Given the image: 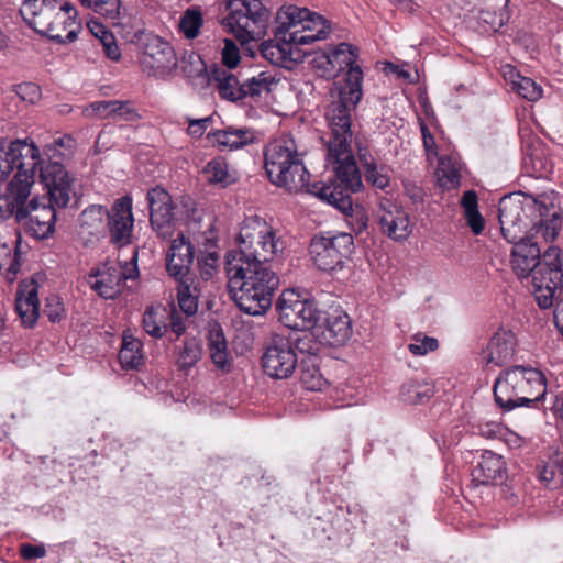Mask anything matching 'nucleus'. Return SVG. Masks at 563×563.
Returning <instances> with one entry per match:
<instances>
[{
	"mask_svg": "<svg viewBox=\"0 0 563 563\" xmlns=\"http://www.w3.org/2000/svg\"><path fill=\"white\" fill-rule=\"evenodd\" d=\"M332 130L327 141V159L333 165L335 177L329 184L309 183L310 174L303 165L295 141L280 137L269 142L264 150V166L269 181L289 192L305 190L334 207L343 214L353 212L352 194L363 187L360 168L352 154L351 143L346 150L331 153Z\"/></svg>",
	"mask_w": 563,
	"mask_h": 563,
	"instance_id": "obj_1",
	"label": "nucleus"
},
{
	"mask_svg": "<svg viewBox=\"0 0 563 563\" xmlns=\"http://www.w3.org/2000/svg\"><path fill=\"white\" fill-rule=\"evenodd\" d=\"M332 62V74L336 76L346 69L344 85L338 98L327 109L325 120L332 130L331 153L346 150L347 141L353 140L352 115L363 97V71L357 65L358 48L349 43H340L329 51Z\"/></svg>",
	"mask_w": 563,
	"mask_h": 563,
	"instance_id": "obj_2",
	"label": "nucleus"
},
{
	"mask_svg": "<svg viewBox=\"0 0 563 563\" xmlns=\"http://www.w3.org/2000/svg\"><path fill=\"white\" fill-rule=\"evenodd\" d=\"M228 288L239 309L250 316H262L271 307L279 277L271 263H250L225 257Z\"/></svg>",
	"mask_w": 563,
	"mask_h": 563,
	"instance_id": "obj_3",
	"label": "nucleus"
},
{
	"mask_svg": "<svg viewBox=\"0 0 563 563\" xmlns=\"http://www.w3.org/2000/svg\"><path fill=\"white\" fill-rule=\"evenodd\" d=\"M547 197L534 198L521 194H509L499 200L498 219L504 239L514 242L526 232L528 224L525 221L527 212L538 220L532 229L540 233L545 241H554L562 228L563 219L552 203L545 202Z\"/></svg>",
	"mask_w": 563,
	"mask_h": 563,
	"instance_id": "obj_4",
	"label": "nucleus"
},
{
	"mask_svg": "<svg viewBox=\"0 0 563 563\" xmlns=\"http://www.w3.org/2000/svg\"><path fill=\"white\" fill-rule=\"evenodd\" d=\"M493 393L496 405L504 412L519 407L537 408L547 395L545 376L531 366H509L499 373Z\"/></svg>",
	"mask_w": 563,
	"mask_h": 563,
	"instance_id": "obj_5",
	"label": "nucleus"
},
{
	"mask_svg": "<svg viewBox=\"0 0 563 563\" xmlns=\"http://www.w3.org/2000/svg\"><path fill=\"white\" fill-rule=\"evenodd\" d=\"M275 40L283 44L306 45L325 38L327 20L307 8L284 7L276 15Z\"/></svg>",
	"mask_w": 563,
	"mask_h": 563,
	"instance_id": "obj_6",
	"label": "nucleus"
},
{
	"mask_svg": "<svg viewBox=\"0 0 563 563\" xmlns=\"http://www.w3.org/2000/svg\"><path fill=\"white\" fill-rule=\"evenodd\" d=\"M228 15L222 25L241 44L260 41L267 34L271 11L261 0H225Z\"/></svg>",
	"mask_w": 563,
	"mask_h": 563,
	"instance_id": "obj_7",
	"label": "nucleus"
},
{
	"mask_svg": "<svg viewBox=\"0 0 563 563\" xmlns=\"http://www.w3.org/2000/svg\"><path fill=\"white\" fill-rule=\"evenodd\" d=\"M509 243L514 245L510 252V263L518 278L531 276L532 280L542 283L543 276L549 275L550 269L562 268V251L555 245L549 246L541 257L538 243L530 238L520 235V239Z\"/></svg>",
	"mask_w": 563,
	"mask_h": 563,
	"instance_id": "obj_8",
	"label": "nucleus"
},
{
	"mask_svg": "<svg viewBox=\"0 0 563 563\" xmlns=\"http://www.w3.org/2000/svg\"><path fill=\"white\" fill-rule=\"evenodd\" d=\"M239 250L228 252L225 257L254 262L271 263L278 251L280 241L267 223L260 218L246 219L236 238Z\"/></svg>",
	"mask_w": 563,
	"mask_h": 563,
	"instance_id": "obj_9",
	"label": "nucleus"
},
{
	"mask_svg": "<svg viewBox=\"0 0 563 563\" xmlns=\"http://www.w3.org/2000/svg\"><path fill=\"white\" fill-rule=\"evenodd\" d=\"M354 251V239L344 232H321L316 234L309 245V253L314 266L336 278L350 269L351 255Z\"/></svg>",
	"mask_w": 563,
	"mask_h": 563,
	"instance_id": "obj_10",
	"label": "nucleus"
},
{
	"mask_svg": "<svg viewBox=\"0 0 563 563\" xmlns=\"http://www.w3.org/2000/svg\"><path fill=\"white\" fill-rule=\"evenodd\" d=\"M40 148L33 140L15 139L8 141L0 139V178L9 176L14 169L20 178L33 180L38 165Z\"/></svg>",
	"mask_w": 563,
	"mask_h": 563,
	"instance_id": "obj_11",
	"label": "nucleus"
},
{
	"mask_svg": "<svg viewBox=\"0 0 563 563\" xmlns=\"http://www.w3.org/2000/svg\"><path fill=\"white\" fill-rule=\"evenodd\" d=\"M56 208L58 207L46 197H33L16 210V223L22 225L30 236L46 240L55 232Z\"/></svg>",
	"mask_w": 563,
	"mask_h": 563,
	"instance_id": "obj_12",
	"label": "nucleus"
},
{
	"mask_svg": "<svg viewBox=\"0 0 563 563\" xmlns=\"http://www.w3.org/2000/svg\"><path fill=\"white\" fill-rule=\"evenodd\" d=\"M275 309L278 320L291 330L305 332L312 329L319 320V310L314 302L302 299L294 289H286L280 294Z\"/></svg>",
	"mask_w": 563,
	"mask_h": 563,
	"instance_id": "obj_13",
	"label": "nucleus"
},
{
	"mask_svg": "<svg viewBox=\"0 0 563 563\" xmlns=\"http://www.w3.org/2000/svg\"><path fill=\"white\" fill-rule=\"evenodd\" d=\"M38 178L46 194L43 197L55 203L59 209H65L70 202L74 178L66 167L51 158L45 161L38 156Z\"/></svg>",
	"mask_w": 563,
	"mask_h": 563,
	"instance_id": "obj_14",
	"label": "nucleus"
},
{
	"mask_svg": "<svg viewBox=\"0 0 563 563\" xmlns=\"http://www.w3.org/2000/svg\"><path fill=\"white\" fill-rule=\"evenodd\" d=\"M261 365L264 373L274 379L289 378L298 366L292 342L284 335L272 336L261 357Z\"/></svg>",
	"mask_w": 563,
	"mask_h": 563,
	"instance_id": "obj_15",
	"label": "nucleus"
},
{
	"mask_svg": "<svg viewBox=\"0 0 563 563\" xmlns=\"http://www.w3.org/2000/svg\"><path fill=\"white\" fill-rule=\"evenodd\" d=\"M177 66L173 46L158 35L143 32V73L165 76Z\"/></svg>",
	"mask_w": 563,
	"mask_h": 563,
	"instance_id": "obj_16",
	"label": "nucleus"
},
{
	"mask_svg": "<svg viewBox=\"0 0 563 563\" xmlns=\"http://www.w3.org/2000/svg\"><path fill=\"white\" fill-rule=\"evenodd\" d=\"M106 213L111 244L117 247L129 245L134 223L132 199L129 196L117 199Z\"/></svg>",
	"mask_w": 563,
	"mask_h": 563,
	"instance_id": "obj_17",
	"label": "nucleus"
},
{
	"mask_svg": "<svg viewBox=\"0 0 563 563\" xmlns=\"http://www.w3.org/2000/svg\"><path fill=\"white\" fill-rule=\"evenodd\" d=\"M137 257L139 247H135L131 258L133 265L131 268L129 263L125 262L120 272L117 269L111 272L110 268H98L95 273H91L89 275L90 278H93L89 282L91 289L104 299H113L120 292L119 286L122 278L134 279L139 276Z\"/></svg>",
	"mask_w": 563,
	"mask_h": 563,
	"instance_id": "obj_18",
	"label": "nucleus"
},
{
	"mask_svg": "<svg viewBox=\"0 0 563 563\" xmlns=\"http://www.w3.org/2000/svg\"><path fill=\"white\" fill-rule=\"evenodd\" d=\"M195 260V247L183 232L178 233L166 255V271L170 277L185 278L196 276L191 269Z\"/></svg>",
	"mask_w": 563,
	"mask_h": 563,
	"instance_id": "obj_19",
	"label": "nucleus"
},
{
	"mask_svg": "<svg viewBox=\"0 0 563 563\" xmlns=\"http://www.w3.org/2000/svg\"><path fill=\"white\" fill-rule=\"evenodd\" d=\"M146 199L153 230L163 238L169 236L174 216L170 195L164 188L156 187L148 190Z\"/></svg>",
	"mask_w": 563,
	"mask_h": 563,
	"instance_id": "obj_20",
	"label": "nucleus"
},
{
	"mask_svg": "<svg viewBox=\"0 0 563 563\" xmlns=\"http://www.w3.org/2000/svg\"><path fill=\"white\" fill-rule=\"evenodd\" d=\"M473 482L477 485H498L507 478L504 457L493 451H484L481 461L472 471Z\"/></svg>",
	"mask_w": 563,
	"mask_h": 563,
	"instance_id": "obj_21",
	"label": "nucleus"
},
{
	"mask_svg": "<svg viewBox=\"0 0 563 563\" xmlns=\"http://www.w3.org/2000/svg\"><path fill=\"white\" fill-rule=\"evenodd\" d=\"M209 81L214 85L219 96L228 101L243 100V81L218 64H212L207 69Z\"/></svg>",
	"mask_w": 563,
	"mask_h": 563,
	"instance_id": "obj_22",
	"label": "nucleus"
},
{
	"mask_svg": "<svg viewBox=\"0 0 563 563\" xmlns=\"http://www.w3.org/2000/svg\"><path fill=\"white\" fill-rule=\"evenodd\" d=\"M517 342L512 331L498 329L487 344V363L503 366L509 362L516 349Z\"/></svg>",
	"mask_w": 563,
	"mask_h": 563,
	"instance_id": "obj_23",
	"label": "nucleus"
},
{
	"mask_svg": "<svg viewBox=\"0 0 563 563\" xmlns=\"http://www.w3.org/2000/svg\"><path fill=\"white\" fill-rule=\"evenodd\" d=\"M534 298L541 309L553 306V300L563 294V269H550L549 275L543 276L542 283L532 280Z\"/></svg>",
	"mask_w": 563,
	"mask_h": 563,
	"instance_id": "obj_24",
	"label": "nucleus"
},
{
	"mask_svg": "<svg viewBox=\"0 0 563 563\" xmlns=\"http://www.w3.org/2000/svg\"><path fill=\"white\" fill-rule=\"evenodd\" d=\"M379 225L382 231L395 241L407 239L411 232L408 213L397 206L383 211L379 216Z\"/></svg>",
	"mask_w": 563,
	"mask_h": 563,
	"instance_id": "obj_25",
	"label": "nucleus"
},
{
	"mask_svg": "<svg viewBox=\"0 0 563 563\" xmlns=\"http://www.w3.org/2000/svg\"><path fill=\"white\" fill-rule=\"evenodd\" d=\"M15 310L26 328H33L40 317L37 284H31L18 290Z\"/></svg>",
	"mask_w": 563,
	"mask_h": 563,
	"instance_id": "obj_26",
	"label": "nucleus"
},
{
	"mask_svg": "<svg viewBox=\"0 0 563 563\" xmlns=\"http://www.w3.org/2000/svg\"><path fill=\"white\" fill-rule=\"evenodd\" d=\"M220 150L234 151L252 144L255 141L253 132L249 129L227 128L208 133L207 136Z\"/></svg>",
	"mask_w": 563,
	"mask_h": 563,
	"instance_id": "obj_27",
	"label": "nucleus"
},
{
	"mask_svg": "<svg viewBox=\"0 0 563 563\" xmlns=\"http://www.w3.org/2000/svg\"><path fill=\"white\" fill-rule=\"evenodd\" d=\"M277 85V80L271 71H258L243 80V100L250 98L254 102L266 99L273 87Z\"/></svg>",
	"mask_w": 563,
	"mask_h": 563,
	"instance_id": "obj_28",
	"label": "nucleus"
},
{
	"mask_svg": "<svg viewBox=\"0 0 563 563\" xmlns=\"http://www.w3.org/2000/svg\"><path fill=\"white\" fill-rule=\"evenodd\" d=\"M177 282V301L186 316H194L198 310V297L200 295L197 276L175 278Z\"/></svg>",
	"mask_w": 563,
	"mask_h": 563,
	"instance_id": "obj_29",
	"label": "nucleus"
},
{
	"mask_svg": "<svg viewBox=\"0 0 563 563\" xmlns=\"http://www.w3.org/2000/svg\"><path fill=\"white\" fill-rule=\"evenodd\" d=\"M434 395V386L426 380L410 379L400 388V399L408 405L428 401Z\"/></svg>",
	"mask_w": 563,
	"mask_h": 563,
	"instance_id": "obj_30",
	"label": "nucleus"
},
{
	"mask_svg": "<svg viewBox=\"0 0 563 563\" xmlns=\"http://www.w3.org/2000/svg\"><path fill=\"white\" fill-rule=\"evenodd\" d=\"M168 316L170 311L164 306L148 307L143 314V330L156 339L164 336L168 329Z\"/></svg>",
	"mask_w": 563,
	"mask_h": 563,
	"instance_id": "obj_31",
	"label": "nucleus"
},
{
	"mask_svg": "<svg viewBox=\"0 0 563 563\" xmlns=\"http://www.w3.org/2000/svg\"><path fill=\"white\" fill-rule=\"evenodd\" d=\"M510 81L511 89L523 99L534 102L542 97V87L533 79L521 76L516 69L509 67V71L505 73Z\"/></svg>",
	"mask_w": 563,
	"mask_h": 563,
	"instance_id": "obj_32",
	"label": "nucleus"
},
{
	"mask_svg": "<svg viewBox=\"0 0 563 563\" xmlns=\"http://www.w3.org/2000/svg\"><path fill=\"white\" fill-rule=\"evenodd\" d=\"M118 358L122 369L139 371L141 365V341L124 332Z\"/></svg>",
	"mask_w": 563,
	"mask_h": 563,
	"instance_id": "obj_33",
	"label": "nucleus"
},
{
	"mask_svg": "<svg viewBox=\"0 0 563 563\" xmlns=\"http://www.w3.org/2000/svg\"><path fill=\"white\" fill-rule=\"evenodd\" d=\"M210 357L220 369L230 367L227 341L221 329L212 330L209 338Z\"/></svg>",
	"mask_w": 563,
	"mask_h": 563,
	"instance_id": "obj_34",
	"label": "nucleus"
},
{
	"mask_svg": "<svg viewBox=\"0 0 563 563\" xmlns=\"http://www.w3.org/2000/svg\"><path fill=\"white\" fill-rule=\"evenodd\" d=\"M300 383L307 390L318 391L328 384L327 379L320 372V368L309 358L303 360L299 366Z\"/></svg>",
	"mask_w": 563,
	"mask_h": 563,
	"instance_id": "obj_35",
	"label": "nucleus"
},
{
	"mask_svg": "<svg viewBox=\"0 0 563 563\" xmlns=\"http://www.w3.org/2000/svg\"><path fill=\"white\" fill-rule=\"evenodd\" d=\"M88 110L99 118H108L110 115H120L126 120L131 119L133 113L129 108V102L118 100H102L90 103Z\"/></svg>",
	"mask_w": 563,
	"mask_h": 563,
	"instance_id": "obj_36",
	"label": "nucleus"
},
{
	"mask_svg": "<svg viewBox=\"0 0 563 563\" xmlns=\"http://www.w3.org/2000/svg\"><path fill=\"white\" fill-rule=\"evenodd\" d=\"M202 23L201 9L199 7H190L180 16L179 30L186 38L194 40L199 35Z\"/></svg>",
	"mask_w": 563,
	"mask_h": 563,
	"instance_id": "obj_37",
	"label": "nucleus"
},
{
	"mask_svg": "<svg viewBox=\"0 0 563 563\" xmlns=\"http://www.w3.org/2000/svg\"><path fill=\"white\" fill-rule=\"evenodd\" d=\"M202 346L201 343L195 339H186L183 349L179 351L177 357V366L181 371H188L194 367L201 358Z\"/></svg>",
	"mask_w": 563,
	"mask_h": 563,
	"instance_id": "obj_38",
	"label": "nucleus"
},
{
	"mask_svg": "<svg viewBox=\"0 0 563 563\" xmlns=\"http://www.w3.org/2000/svg\"><path fill=\"white\" fill-rule=\"evenodd\" d=\"M203 174L210 184H219L227 187L232 183L228 172V164L222 157L211 159L203 168Z\"/></svg>",
	"mask_w": 563,
	"mask_h": 563,
	"instance_id": "obj_39",
	"label": "nucleus"
},
{
	"mask_svg": "<svg viewBox=\"0 0 563 563\" xmlns=\"http://www.w3.org/2000/svg\"><path fill=\"white\" fill-rule=\"evenodd\" d=\"M327 331L334 344H343L351 335V325L349 317L329 318L327 320Z\"/></svg>",
	"mask_w": 563,
	"mask_h": 563,
	"instance_id": "obj_40",
	"label": "nucleus"
},
{
	"mask_svg": "<svg viewBox=\"0 0 563 563\" xmlns=\"http://www.w3.org/2000/svg\"><path fill=\"white\" fill-rule=\"evenodd\" d=\"M27 24L36 33L47 36L48 38L58 44L73 43L77 38L78 30L80 29V26L78 25L76 29L70 30L65 36H62L60 34L55 33V26L53 23H48L46 29L44 30L40 29L35 16L32 20L27 21Z\"/></svg>",
	"mask_w": 563,
	"mask_h": 563,
	"instance_id": "obj_41",
	"label": "nucleus"
},
{
	"mask_svg": "<svg viewBox=\"0 0 563 563\" xmlns=\"http://www.w3.org/2000/svg\"><path fill=\"white\" fill-rule=\"evenodd\" d=\"M439 349V341L435 338L428 336L421 332L416 333L411 342L408 344V350L416 356L426 355L429 352H434Z\"/></svg>",
	"mask_w": 563,
	"mask_h": 563,
	"instance_id": "obj_42",
	"label": "nucleus"
},
{
	"mask_svg": "<svg viewBox=\"0 0 563 563\" xmlns=\"http://www.w3.org/2000/svg\"><path fill=\"white\" fill-rule=\"evenodd\" d=\"M80 3L96 13L108 19H115L119 15L120 0H79Z\"/></svg>",
	"mask_w": 563,
	"mask_h": 563,
	"instance_id": "obj_43",
	"label": "nucleus"
},
{
	"mask_svg": "<svg viewBox=\"0 0 563 563\" xmlns=\"http://www.w3.org/2000/svg\"><path fill=\"white\" fill-rule=\"evenodd\" d=\"M539 478L549 488H556L563 481V468L555 462H550L539 468Z\"/></svg>",
	"mask_w": 563,
	"mask_h": 563,
	"instance_id": "obj_44",
	"label": "nucleus"
},
{
	"mask_svg": "<svg viewBox=\"0 0 563 563\" xmlns=\"http://www.w3.org/2000/svg\"><path fill=\"white\" fill-rule=\"evenodd\" d=\"M364 176L373 187L378 189H385L390 184L388 175V167L384 164H378L364 169Z\"/></svg>",
	"mask_w": 563,
	"mask_h": 563,
	"instance_id": "obj_45",
	"label": "nucleus"
},
{
	"mask_svg": "<svg viewBox=\"0 0 563 563\" xmlns=\"http://www.w3.org/2000/svg\"><path fill=\"white\" fill-rule=\"evenodd\" d=\"M43 314L52 323L62 321V319L65 317V308L62 298L57 295H49L46 297Z\"/></svg>",
	"mask_w": 563,
	"mask_h": 563,
	"instance_id": "obj_46",
	"label": "nucleus"
},
{
	"mask_svg": "<svg viewBox=\"0 0 563 563\" xmlns=\"http://www.w3.org/2000/svg\"><path fill=\"white\" fill-rule=\"evenodd\" d=\"M181 208L189 229L194 233L198 232L200 229V222L203 218V209L198 207L197 203L191 199L184 201Z\"/></svg>",
	"mask_w": 563,
	"mask_h": 563,
	"instance_id": "obj_47",
	"label": "nucleus"
},
{
	"mask_svg": "<svg viewBox=\"0 0 563 563\" xmlns=\"http://www.w3.org/2000/svg\"><path fill=\"white\" fill-rule=\"evenodd\" d=\"M221 60L222 65L229 69H233L239 65L241 60L240 49L233 40H223V47L221 49Z\"/></svg>",
	"mask_w": 563,
	"mask_h": 563,
	"instance_id": "obj_48",
	"label": "nucleus"
},
{
	"mask_svg": "<svg viewBox=\"0 0 563 563\" xmlns=\"http://www.w3.org/2000/svg\"><path fill=\"white\" fill-rule=\"evenodd\" d=\"M355 147H356L357 159H358L363 170L376 165L377 159L372 154L369 142L367 140L356 136L355 137Z\"/></svg>",
	"mask_w": 563,
	"mask_h": 563,
	"instance_id": "obj_49",
	"label": "nucleus"
},
{
	"mask_svg": "<svg viewBox=\"0 0 563 563\" xmlns=\"http://www.w3.org/2000/svg\"><path fill=\"white\" fill-rule=\"evenodd\" d=\"M16 95L26 102L35 103L41 97V88L34 82H22L15 86Z\"/></svg>",
	"mask_w": 563,
	"mask_h": 563,
	"instance_id": "obj_50",
	"label": "nucleus"
},
{
	"mask_svg": "<svg viewBox=\"0 0 563 563\" xmlns=\"http://www.w3.org/2000/svg\"><path fill=\"white\" fill-rule=\"evenodd\" d=\"M198 265L202 277L211 276L212 271L218 266L219 255L217 252H209L207 254H199Z\"/></svg>",
	"mask_w": 563,
	"mask_h": 563,
	"instance_id": "obj_51",
	"label": "nucleus"
},
{
	"mask_svg": "<svg viewBox=\"0 0 563 563\" xmlns=\"http://www.w3.org/2000/svg\"><path fill=\"white\" fill-rule=\"evenodd\" d=\"M263 56L271 63L279 65L284 60L285 49L277 44H263L262 47Z\"/></svg>",
	"mask_w": 563,
	"mask_h": 563,
	"instance_id": "obj_52",
	"label": "nucleus"
},
{
	"mask_svg": "<svg viewBox=\"0 0 563 563\" xmlns=\"http://www.w3.org/2000/svg\"><path fill=\"white\" fill-rule=\"evenodd\" d=\"M20 555L24 560H33V559H41L46 555V549L44 544H31V543H23L20 547Z\"/></svg>",
	"mask_w": 563,
	"mask_h": 563,
	"instance_id": "obj_53",
	"label": "nucleus"
},
{
	"mask_svg": "<svg viewBox=\"0 0 563 563\" xmlns=\"http://www.w3.org/2000/svg\"><path fill=\"white\" fill-rule=\"evenodd\" d=\"M294 347L301 353H308L310 355H316L319 350L318 344L312 341V334L306 332L301 338L296 339V344Z\"/></svg>",
	"mask_w": 563,
	"mask_h": 563,
	"instance_id": "obj_54",
	"label": "nucleus"
},
{
	"mask_svg": "<svg viewBox=\"0 0 563 563\" xmlns=\"http://www.w3.org/2000/svg\"><path fill=\"white\" fill-rule=\"evenodd\" d=\"M464 217L466 219L467 225L471 228L475 235H478L483 232L485 228V220L479 213L478 209L464 213Z\"/></svg>",
	"mask_w": 563,
	"mask_h": 563,
	"instance_id": "obj_55",
	"label": "nucleus"
},
{
	"mask_svg": "<svg viewBox=\"0 0 563 563\" xmlns=\"http://www.w3.org/2000/svg\"><path fill=\"white\" fill-rule=\"evenodd\" d=\"M168 311H170V316H168V327L176 334V338H179L184 334L186 330V325L181 316H179L174 306H172Z\"/></svg>",
	"mask_w": 563,
	"mask_h": 563,
	"instance_id": "obj_56",
	"label": "nucleus"
},
{
	"mask_svg": "<svg viewBox=\"0 0 563 563\" xmlns=\"http://www.w3.org/2000/svg\"><path fill=\"white\" fill-rule=\"evenodd\" d=\"M90 33L100 42L112 40V32L107 29L101 22L91 20L87 23Z\"/></svg>",
	"mask_w": 563,
	"mask_h": 563,
	"instance_id": "obj_57",
	"label": "nucleus"
},
{
	"mask_svg": "<svg viewBox=\"0 0 563 563\" xmlns=\"http://www.w3.org/2000/svg\"><path fill=\"white\" fill-rule=\"evenodd\" d=\"M311 64L313 65L314 68L322 70L324 75L333 76L331 65L332 62L329 52H322L321 54H317L311 60Z\"/></svg>",
	"mask_w": 563,
	"mask_h": 563,
	"instance_id": "obj_58",
	"label": "nucleus"
},
{
	"mask_svg": "<svg viewBox=\"0 0 563 563\" xmlns=\"http://www.w3.org/2000/svg\"><path fill=\"white\" fill-rule=\"evenodd\" d=\"M212 121L211 117L189 120L188 133L195 137H200Z\"/></svg>",
	"mask_w": 563,
	"mask_h": 563,
	"instance_id": "obj_59",
	"label": "nucleus"
},
{
	"mask_svg": "<svg viewBox=\"0 0 563 563\" xmlns=\"http://www.w3.org/2000/svg\"><path fill=\"white\" fill-rule=\"evenodd\" d=\"M461 205L464 209V213L478 209L477 195L474 190H467L463 194Z\"/></svg>",
	"mask_w": 563,
	"mask_h": 563,
	"instance_id": "obj_60",
	"label": "nucleus"
},
{
	"mask_svg": "<svg viewBox=\"0 0 563 563\" xmlns=\"http://www.w3.org/2000/svg\"><path fill=\"white\" fill-rule=\"evenodd\" d=\"M103 46V51H104V54L107 55L108 58H110L111 60H119L120 57H121V53H120V49L115 43V37L114 35H112V40L110 41H102L100 42Z\"/></svg>",
	"mask_w": 563,
	"mask_h": 563,
	"instance_id": "obj_61",
	"label": "nucleus"
},
{
	"mask_svg": "<svg viewBox=\"0 0 563 563\" xmlns=\"http://www.w3.org/2000/svg\"><path fill=\"white\" fill-rule=\"evenodd\" d=\"M60 11H63L65 13V15H67L62 21V23H64L65 25H67V24H75V19L77 16V11H76V9L74 8L73 4H70L69 2L63 3L60 5Z\"/></svg>",
	"mask_w": 563,
	"mask_h": 563,
	"instance_id": "obj_62",
	"label": "nucleus"
},
{
	"mask_svg": "<svg viewBox=\"0 0 563 563\" xmlns=\"http://www.w3.org/2000/svg\"><path fill=\"white\" fill-rule=\"evenodd\" d=\"M554 323L560 333L563 335V297L556 302L554 310Z\"/></svg>",
	"mask_w": 563,
	"mask_h": 563,
	"instance_id": "obj_63",
	"label": "nucleus"
},
{
	"mask_svg": "<svg viewBox=\"0 0 563 563\" xmlns=\"http://www.w3.org/2000/svg\"><path fill=\"white\" fill-rule=\"evenodd\" d=\"M421 134L426 150L430 151L431 148H433L435 146L434 137L432 136L430 130L424 123L421 124Z\"/></svg>",
	"mask_w": 563,
	"mask_h": 563,
	"instance_id": "obj_64",
	"label": "nucleus"
}]
</instances>
